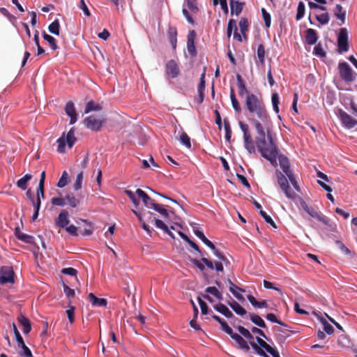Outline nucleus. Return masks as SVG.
Masks as SVG:
<instances>
[{"label": "nucleus", "instance_id": "obj_45", "mask_svg": "<svg viewBox=\"0 0 357 357\" xmlns=\"http://www.w3.org/2000/svg\"><path fill=\"white\" fill-rule=\"evenodd\" d=\"M43 37L44 40H45L50 44L51 48L53 50H56L58 48V46L56 43V39L53 36L44 32L43 33Z\"/></svg>", "mask_w": 357, "mask_h": 357}, {"label": "nucleus", "instance_id": "obj_54", "mask_svg": "<svg viewBox=\"0 0 357 357\" xmlns=\"http://www.w3.org/2000/svg\"><path fill=\"white\" fill-rule=\"evenodd\" d=\"M68 174L66 171H64L56 184L57 187L60 188L65 187L68 183Z\"/></svg>", "mask_w": 357, "mask_h": 357}, {"label": "nucleus", "instance_id": "obj_34", "mask_svg": "<svg viewBox=\"0 0 357 357\" xmlns=\"http://www.w3.org/2000/svg\"><path fill=\"white\" fill-rule=\"evenodd\" d=\"M248 299L249 302L253 305L255 307L257 308H266L268 307V303L266 301L263 300L261 301H258L252 295H248Z\"/></svg>", "mask_w": 357, "mask_h": 357}, {"label": "nucleus", "instance_id": "obj_59", "mask_svg": "<svg viewBox=\"0 0 357 357\" xmlns=\"http://www.w3.org/2000/svg\"><path fill=\"white\" fill-rule=\"evenodd\" d=\"M233 29H234L235 31H237L236 22L234 20L231 19L228 22L227 29V36L228 38L231 37Z\"/></svg>", "mask_w": 357, "mask_h": 357}, {"label": "nucleus", "instance_id": "obj_48", "mask_svg": "<svg viewBox=\"0 0 357 357\" xmlns=\"http://www.w3.org/2000/svg\"><path fill=\"white\" fill-rule=\"evenodd\" d=\"M205 291L208 294H212L220 301L223 298L222 293H220L215 287H208L205 289Z\"/></svg>", "mask_w": 357, "mask_h": 357}, {"label": "nucleus", "instance_id": "obj_17", "mask_svg": "<svg viewBox=\"0 0 357 357\" xmlns=\"http://www.w3.org/2000/svg\"><path fill=\"white\" fill-rule=\"evenodd\" d=\"M201 261L203 262L206 266V267L210 270L215 269V271L218 272H222L224 270L222 263L220 261H215V263H213L212 261L204 257L201 258Z\"/></svg>", "mask_w": 357, "mask_h": 357}, {"label": "nucleus", "instance_id": "obj_29", "mask_svg": "<svg viewBox=\"0 0 357 357\" xmlns=\"http://www.w3.org/2000/svg\"><path fill=\"white\" fill-rule=\"evenodd\" d=\"M228 305L237 314L240 316L243 317L247 314V311L234 300L228 302Z\"/></svg>", "mask_w": 357, "mask_h": 357}, {"label": "nucleus", "instance_id": "obj_26", "mask_svg": "<svg viewBox=\"0 0 357 357\" xmlns=\"http://www.w3.org/2000/svg\"><path fill=\"white\" fill-rule=\"evenodd\" d=\"M169 40L172 47V49L175 50L176 49L177 44V30L176 27L170 26L168 29Z\"/></svg>", "mask_w": 357, "mask_h": 357}, {"label": "nucleus", "instance_id": "obj_27", "mask_svg": "<svg viewBox=\"0 0 357 357\" xmlns=\"http://www.w3.org/2000/svg\"><path fill=\"white\" fill-rule=\"evenodd\" d=\"M229 284V291L233 294V295L239 301H243L244 300V297L243 296L242 294H239L238 292H237V290L241 291V292H244L245 290L236 286L233 282L230 280V279H228L227 280Z\"/></svg>", "mask_w": 357, "mask_h": 357}, {"label": "nucleus", "instance_id": "obj_47", "mask_svg": "<svg viewBox=\"0 0 357 357\" xmlns=\"http://www.w3.org/2000/svg\"><path fill=\"white\" fill-rule=\"evenodd\" d=\"M266 156H263L264 158L267 159L271 165L274 167H276L278 165L277 162V158H278V150L275 151V152H273L268 154H266Z\"/></svg>", "mask_w": 357, "mask_h": 357}, {"label": "nucleus", "instance_id": "obj_22", "mask_svg": "<svg viewBox=\"0 0 357 357\" xmlns=\"http://www.w3.org/2000/svg\"><path fill=\"white\" fill-rule=\"evenodd\" d=\"M88 298L91 305L95 307H105L107 304V301L105 298H99L93 293L88 295Z\"/></svg>", "mask_w": 357, "mask_h": 357}, {"label": "nucleus", "instance_id": "obj_5", "mask_svg": "<svg viewBox=\"0 0 357 357\" xmlns=\"http://www.w3.org/2000/svg\"><path fill=\"white\" fill-rule=\"evenodd\" d=\"M51 203L54 206H64L68 205L71 208H75L79 204L80 201L73 194H67L65 197L60 196L52 198Z\"/></svg>", "mask_w": 357, "mask_h": 357}, {"label": "nucleus", "instance_id": "obj_7", "mask_svg": "<svg viewBox=\"0 0 357 357\" xmlns=\"http://www.w3.org/2000/svg\"><path fill=\"white\" fill-rule=\"evenodd\" d=\"M337 48L340 54L349 50L348 33L346 28H341L337 36Z\"/></svg>", "mask_w": 357, "mask_h": 357}, {"label": "nucleus", "instance_id": "obj_18", "mask_svg": "<svg viewBox=\"0 0 357 357\" xmlns=\"http://www.w3.org/2000/svg\"><path fill=\"white\" fill-rule=\"evenodd\" d=\"M274 330L278 338L283 341L295 333L288 325H287V327L275 328Z\"/></svg>", "mask_w": 357, "mask_h": 357}, {"label": "nucleus", "instance_id": "obj_30", "mask_svg": "<svg viewBox=\"0 0 357 357\" xmlns=\"http://www.w3.org/2000/svg\"><path fill=\"white\" fill-rule=\"evenodd\" d=\"M335 17L341 21V24H344L346 20V11L343 10L340 4H337L334 12Z\"/></svg>", "mask_w": 357, "mask_h": 357}, {"label": "nucleus", "instance_id": "obj_32", "mask_svg": "<svg viewBox=\"0 0 357 357\" xmlns=\"http://www.w3.org/2000/svg\"><path fill=\"white\" fill-rule=\"evenodd\" d=\"M243 3L235 0H230V7L231 14L238 15L243 10Z\"/></svg>", "mask_w": 357, "mask_h": 357}, {"label": "nucleus", "instance_id": "obj_40", "mask_svg": "<svg viewBox=\"0 0 357 357\" xmlns=\"http://www.w3.org/2000/svg\"><path fill=\"white\" fill-rule=\"evenodd\" d=\"M250 347H251L254 350L255 353L261 357H269L266 352L259 346L257 342H255L252 340H250Z\"/></svg>", "mask_w": 357, "mask_h": 357}, {"label": "nucleus", "instance_id": "obj_21", "mask_svg": "<svg viewBox=\"0 0 357 357\" xmlns=\"http://www.w3.org/2000/svg\"><path fill=\"white\" fill-rule=\"evenodd\" d=\"M319 221L324 225L326 230L330 232H335L337 231V225L327 216L323 215Z\"/></svg>", "mask_w": 357, "mask_h": 357}, {"label": "nucleus", "instance_id": "obj_14", "mask_svg": "<svg viewBox=\"0 0 357 357\" xmlns=\"http://www.w3.org/2000/svg\"><path fill=\"white\" fill-rule=\"evenodd\" d=\"M230 337L238 344V348L239 349L243 350L245 353H248L250 351V347L249 344L243 338L241 335L234 333Z\"/></svg>", "mask_w": 357, "mask_h": 357}, {"label": "nucleus", "instance_id": "obj_8", "mask_svg": "<svg viewBox=\"0 0 357 357\" xmlns=\"http://www.w3.org/2000/svg\"><path fill=\"white\" fill-rule=\"evenodd\" d=\"M104 122V119L97 118L93 115H91L84 119V124L88 129L93 131H98L100 130Z\"/></svg>", "mask_w": 357, "mask_h": 357}, {"label": "nucleus", "instance_id": "obj_1", "mask_svg": "<svg viewBox=\"0 0 357 357\" xmlns=\"http://www.w3.org/2000/svg\"><path fill=\"white\" fill-rule=\"evenodd\" d=\"M248 110V119L255 128L258 124L261 126L271 124V120L262 97L254 93H248L245 100Z\"/></svg>", "mask_w": 357, "mask_h": 357}, {"label": "nucleus", "instance_id": "obj_56", "mask_svg": "<svg viewBox=\"0 0 357 357\" xmlns=\"http://www.w3.org/2000/svg\"><path fill=\"white\" fill-rule=\"evenodd\" d=\"M305 14V4L303 2L300 1L298 5L297 8V13L296 16V20H300L301 18L303 17Z\"/></svg>", "mask_w": 357, "mask_h": 357}, {"label": "nucleus", "instance_id": "obj_43", "mask_svg": "<svg viewBox=\"0 0 357 357\" xmlns=\"http://www.w3.org/2000/svg\"><path fill=\"white\" fill-rule=\"evenodd\" d=\"M241 32L246 38V32L248 31L249 22L247 18L241 17L238 22Z\"/></svg>", "mask_w": 357, "mask_h": 357}, {"label": "nucleus", "instance_id": "obj_49", "mask_svg": "<svg viewBox=\"0 0 357 357\" xmlns=\"http://www.w3.org/2000/svg\"><path fill=\"white\" fill-rule=\"evenodd\" d=\"M178 140L180 142L185 146L187 148L190 149L191 143L190 137L185 132H181Z\"/></svg>", "mask_w": 357, "mask_h": 357}, {"label": "nucleus", "instance_id": "obj_25", "mask_svg": "<svg viewBox=\"0 0 357 357\" xmlns=\"http://www.w3.org/2000/svg\"><path fill=\"white\" fill-rule=\"evenodd\" d=\"M214 309L224 315L227 318H231L234 317L233 313L229 310V309L222 303H218L213 306Z\"/></svg>", "mask_w": 357, "mask_h": 357}, {"label": "nucleus", "instance_id": "obj_57", "mask_svg": "<svg viewBox=\"0 0 357 357\" xmlns=\"http://www.w3.org/2000/svg\"><path fill=\"white\" fill-rule=\"evenodd\" d=\"M224 127L225 130V139L229 142L231 140L232 131L229 123L226 121V119L224 120Z\"/></svg>", "mask_w": 357, "mask_h": 357}, {"label": "nucleus", "instance_id": "obj_50", "mask_svg": "<svg viewBox=\"0 0 357 357\" xmlns=\"http://www.w3.org/2000/svg\"><path fill=\"white\" fill-rule=\"evenodd\" d=\"M236 329L241 333V335H243L244 337H245L248 340H254L253 335L245 327H243L242 326H238L236 327Z\"/></svg>", "mask_w": 357, "mask_h": 357}, {"label": "nucleus", "instance_id": "obj_60", "mask_svg": "<svg viewBox=\"0 0 357 357\" xmlns=\"http://www.w3.org/2000/svg\"><path fill=\"white\" fill-rule=\"evenodd\" d=\"M261 13L263 19L264 20L265 26L266 28H269L271 23V15L266 11L265 8H261Z\"/></svg>", "mask_w": 357, "mask_h": 357}, {"label": "nucleus", "instance_id": "obj_64", "mask_svg": "<svg viewBox=\"0 0 357 357\" xmlns=\"http://www.w3.org/2000/svg\"><path fill=\"white\" fill-rule=\"evenodd\" d=\"M18 346L21 347L23 350V354H21V356H23L24 357H32V353L29 347L26 346L24 342H23L22 344H19Z\"/></svg>", "mask_w": 357, "mask_h": 357}, {"label": "nucleus", "instance_id": "obj_20", "mask_svg": "<svg viewBox=\"0 0 357 357\" xmlns=\"http://www.w3.org/2000/svg\"><path fill=\"white\" fill-rule=\"evenodd\" d=\"M65 112L70 117V124H74L77 121V113L73 102L69 101L66 103Z\"/></svg>", "mask_w": 357, "mask_h": 357}, {"label": "nucleus", "instance_id": "obj_55", "mask_svg": "<svg viewBox=\"0 0 357 357\" xmlns=\"http://www.w3.org/2000/svg\"><path fill=\"white\" fill-rule=\"evenodd\" d=\"M313 53L321 58L325 57L326 56V52L324 50L322 45L321 43H318L314 47Z\"/></svg>", "mask_w": 357, "mask_h": 357}, {"label": "nucleus", "instance_id": "obj_12", "mask_svg": "<svg viewBox=\"0 0 357 357\" xmlns=\"http://www.w3.org/2000/svg\"><path fill=\"white\" fill-rule=\"evenodd\" d=\"M278 161L283 173L287 176L293 174V171L290 169V162L287 157L280 154L278 155Z\"/></svg>", "mask_w": 357, "mask_h": 357}, {"label": "nucleus", "instance_id": "obj_58", "mask_svg": "<svg viewBox=\"0 0 357 357\" xmlns=\"http://www.w3.org/2000/svg\"><path fill=\"white\" fill-rule=\"evenodd\" d=\"M271 102L273 107V110L276 112H279V107L278 105L280 103L279 96L277 93H274L271 96Z\"/></svg>", "mask_w": 357, "mask_h": 357}, {"label": "nucleus", "instance_id": "obj_63", "mask_svg": "<svg viewBox=\"0 0 357 357\" xmlns=\"http://www.w3.org/2000/svg\"><path fill=\"white\" fill-rule=\"evenodd\" d=\"M34 237L26 234H20L19 240L26 243H33Z\"/></svg>", "mask_w": 357, "mask_h": 357}, {"label": "nucleus", "instance_id": "obj_37", "mask_svg": "<svg viewBox=\"0 0 357 357\" xmlns=\"http://www.w3.org/2000/svg\"><path fill=\"white\" fill-rule=\"evenodd\" d=\"M249 317H250L251 321L252 323H254L255 324H256L257 326H258L261 328H266V323L264 322V321L260 316H259L256 314L252 313V314H249Z\"/></svg>", "mask_w": 357, "mask_h": 357}, {"label": "nucleus", "instance_id": "obj_53", "mask_svg": "<svg viewBox=\"0 0 357 357\" xmlns=\"http://www.w3.org/2000/svg\"><path fill=\"white\" fill-rule=\"evenodd\" d=\"M266 319L271 322L278 324L282 327H287V324L279 320L276 315L273 313H268L266 316Z\"/></svg>", "mask_w": 357, "mask_h": 357}, {"label": "nucleus", "instance_id": "obj_13", "mask_svg": "<svg viewBox=\"0 0 357 357\" xmlns=\"http://www.w3.org/2000/svg\"><path fill=\"white\" fill-rule=\"evenodd\" d=\"M68 211L66 209L62 210L56 220V225L60 228L64 229L70 222Z\"/></svg>", "mask_w": 357, "mask_h": 357}, {"label": "nucleus", "instance_id": "obj_39", "mask_svg": "<svg viewBox=\"0 0 357 357\" xmlns=\"http://www.w3.org/2000/svg\"><path fill=\"white\" fill-rule=\"evenodd\" d=\"M212 250L213 251L214 255L219 259L218 261L222 262V265L227 266L230 264L229 259L220 250H218L215 247V249Z\"/></svg>", "mask_w": 357, "mask_h": 357}, {"label": "nucleus", "instance_id": "obj_38", "mask_svg": "<svg viewBox=\"0 0 357 357\" xmlns=\"http://www.w3.org/2000/svg\"><path fill=\"white\" fill-rule=\"evenodd\" d=\"M212 250L213 251L214 255L219 259L218 261L222 262V265L227 266L230 264L229 259L220 250H218L215 247V249Z\"/></svg>", "mask_w": 357, "mask_h": 357}, {"label": "nucleus", "instance_id": "obj_61", "mask_svg": "<svg viewBox=\"0 0 357 357\" xmlns=\"http://www.w3.org/2000/svg\"><path fill=\"white\" fill-rule=\"evenodd\" d=\"M83 181V172H79L76 177L75 183L73 184V188L75 190H78L82 188V183Z\"/></svg>", "mask_w": 357, "mask_h": 357}, {"label": "nucleus", "instance_id": "obj_2", "mask_svg": "<svg viewBox=\"0 0 357 357\" xmlns=\"http://www.w3.org/2000/svg\"><path fill=\"white\" fill-rule=\"evenodd\" d=\"M255 130L257 131L255 143L261 156H266V154L267 155L278 150L271 134L270 124L264 126L258 124Z\"/></svg>", "mask_w": 357, "mask_h": 357}, {"label": "nucleus", "instance_id": "obj_4", "mask_svg": "<svg viewBox=\"0 0 357 357\" xmlns=\"http://www.w3.org/2000/svg\"><path fill=\"white\" fill-rule=\"evenodd\" d=\"M275 176L280 188L283 191L286 197L290 199L294 200L297 195L296 193L291 189L289 181L286 177L287 176L278 169H276Z\"/></svg>", "mask_w": 357, "mask_h": 357}, {"label": "nucleus", "instance_id": "obj_36", "mask_svg": "<svg viewBox=\"0 0 357 357\" xmlns=\"http://www.w3.org/2000/svg\"><path fill=\"white\" fill-rule=\"evenodd\" d=\"M32 178V175L27 174L17 181V186L24 190L27 188V183Z\"/></svg>", "mask_w": 357, "mask_h": 357}, {"label": "nucleus", "instance_id": "obj_19", "mask_svg": "<svg viewBox=\"0 0 357 357\" xmlns=\"http://www.w3.org/2000/svg\"><path fill=\"white\" fill-rule=\"evenodd\" d=\"M301 206L311 217L314 218L318 220H319L323 215V214L317 209L309 206L304 200L301 202Z\"/></svg>", "mask_w": 357, "mask_h": 357}, {"label": "nucleus", "instance_id": "obj_28", "mask_svg": "<svg viewBox=\"0 0 357 357\" xmlns=\"http://www.w3.org/2000/svg\"><path fill=\"white\" fill-rule=\"evenodd\" d=\"M193 231L196 236H197L211 250L215 249V245L205 236L202 231L194 228Z\"/></svg>", "mask_w": 357, "mask_h": 357}, {"label": "nucleus", "instance_id": "obj_3", "mask_svg": "<svg viewBox=\"0 0 357 357\" xmlns=\"http://www.w3.org/2000/svg\"><path fill=\"white\" fill-rule=\"evenodd\" d=\"M77 141V138L75 136V130L72 128L68 133L65 134L63 132L57 140L56 142L58 144L57 151L60 153H63L66 151V145L67 144L69 149H71L75 142Z\"/></svg>", "mask_w": 357, "mask_h": 357}, {"label": "nucleus", "instance_id": "obj_51", "mask_svg": "<svg viewBox=\"0 0 357 357\" xmlns=\"http://www.w3.org/2000/svg\"><path fill=\"white\" fill-rule=\"evenodd\" d=\"M236 329L241 333V335H243L244 337H245L248 340H254L253 335L245 327H243L242 326H238L236 327Z\"/></svg>", "mask_w": 357, "mask_h": 357}, {"label": "nucleus", "instance_id": "obj_6", "mask_svg": "<svg viewBox=\"0 0 357 357\" xmlns=\"http://www.w3.org/2000/svg\"><path fill=\"white\" fill-rule=\"evenodd\" d=\"M338 70L340 77L345 82H351L354 81V72L347 62H340L338 64Z\"/></svg>", "mask_w": 357, "mask_h": 357}, {"label": "nucleus", "instance_id": "obj_44", "mask_svg": "<svg viewBox=\"0 0 357 357\" xmlns=\"http://www.w3.org/2000/svg\"><path fill=\"white\" fill-rule=\"evenodd\" d=\"M49 31L54 35L59 36L60 31V24L58 19L52 22L48 26Z\"/></svg>", "mask_w": 357, "mask_h": 357}, {"label": "nucleus", "instance_id": "obj_9", "mask_svg": "<svg viewBox=\"0 0 357 357\" xmlns=\"http://www.w3.org/2000/svg\"><path fill=\"white\" fill-rule=\"evenodd\" d=\"M0 284H5L7 283H14V271L11 266H4L1 268L0 271Z\"/></svg>", "mask_w": 357, "mask_h": 357}, {"label": "nucleus", "instance_id": "obj_16", "mask_svg": "<svg viewBox=\"0 0 357 357\" xmlns=\"http://www.w3.org/2000/svg\"><path fill=\"white\" fill-rule=\"evenodd\" d=\"M257 342L259 344V346L263 349H264L268 353L271 354L273 357H280L279 352L276 349L271 347L268 343H266L263 339L259 337H256Z\"/></svg>", "mask_w": 357, "mask_h": 357}, {"label": "nucleus", "instance_id": "obj_41", "mask_svg": "<svg viewBox=\"0 0 357 357\" xmlns=\"http://www.w3.org/2000/svg\"><path fill=\"white\" fill-rule=\"evenodd\" d=\"M102 107L100 104L96 103L93 100H90L85 107L84 113L87 114L92 111H100Z\"/></svg>", "mask_w": 357, "mask_h": 357}, {"label": "nucleus", "instance_id": "obj_33", "mask_svg": "<svg viewBox=\"0 0 357 357\" xmlns=\"http://www.w3.org/2000/svg\"><path fill=\"white\" fill-rule=\"evenodd\" d=\"M243 140H244L245 149L248 151V152L250 154H252V153H255V146H254V143H253L251 135H248V136H245L243 137Z\"/></svg>", "mask_w": 357, "mask_h": 357}, {"label": "nucleus", "instance_id": "obj_24", "mask_svg": "<svg viewBox=\"0 0 357 357\" xmlns=\"http://www.w3.org/2000/svg\"><path fill=\"white\" fill-rule=\"evenodd\" d=\"M318 40L317 31L313 29H308L306 31L305 41L308 45H314Z\"/></svg>", "mask_w": 357, "mask_h": 357}, {"label": "nucleus", "instance_id": "obj_23", "mask_svg": "<svg viewBox=\"0 0 357 357\" xmlns=\"http://www.w3.org/2000/svg\"><path fill=\"white\" fill-rule=\"evenodd\" d=\"M17 320L23 328V333L24 334H28L31 330V325L29 319L21 314L17 317Z\"/></svg>", "mask_w": 357, "mask_h": 357}, {"label": "nucleus", "instance_id": "obj_10", "mask_svg": "<svg viewBox=\"0 0 357 357\" xmlns=\"http://www.w3.org/2000/svg\"><path fill=\"white\" fill-rule=\"evenodd\" d=\"M337 116L344 127L351 129L357 126V120L352 118L342 109H339Z\"/></svg>", "mask_w": 357, "mask_h": 357}, {"label": "nucleus", "instance_id": "obj_62", "mask_svg": "<svg viewBox=\"0 0 357 357\" xmlns=\"http://www.w3.org/2000/svg\"><path fill=\"white\" fill-rule=\"evenodd\" d=\"M151 222H155V225L157 228L163 230L164 231H167L168 227L165 225V223L162 220L157 219L155 217H153Z\"/></svg>", "mask_w": 357, "mask_h": 357}, {"label": "nucleus", "instance_id": "obj_52", "mask_svg": "<svg viewBox=\"0 0 357 357\" xmlns=\"http://www.w3.org/2000/svg\"><path fill=\"white\" fill-rule=\"evenodd\" d=\"M316 20L322 25L327 24L330 20L329 14L326 12L320 15H317Z\"/></svg>", "mask_w": 357, "mask_h": 357}, {"label": "nucleus", "instance_id": "obj_46", "mask_svg": "<svg viewBox=\"0 0 357 357\" xmlns=\"http://www.w3.org/2000/svg\"><path fill=\"white\" fill-rule=\"evenodd\" d=\"M257 58L259 59V63L261 65H264V62H265V48H264V45L260 44L258 46L257 50Z\"/></svg>", "mask_w": 357, "mask_h": 357}, {"label": "nucleus", "instance_id": "obj_31", "mask_svg": "<svg viewBox=\"0 0 357 357\" xmlns=\"http://www.w3.org/2000/svg\"><path fill=\"white\" fill-rule=\"evenodd\" d=\"M236 79H237V85H238V88L239 96H243L245 93H246L248 96V93H250L248 91V90L244 83V81L240 75H237Z\"/></svg>", "mask_w": 357, "mask_h": 357}, {"label": "nucleus", "instance_id": "obj_11", "mask_svg": "<svg viewBox=\"0 0 357 357\" xmlns=\"http://www.w3.org/2000/svg\"><path fill=\"white\" fill-rule=\"evenodd\" d=\"M165 73L167 77L176 78L180 74V69L178 63L174 60H169L165 66Z\"/></svg>", "mask_w": 357, "mask_h": 357}, {"label": "nucleus", "instance_id": "obj_15", "mask_svg": "<svg viewBox=\"0 0 357 357\" xmlns=\"http://www.w3.org/2000/svg\"><path fill=\"white\" fill-rule=\"evenodd\" d=\"M139 198H141L144 206L149 208H153V204H156L145 192L138 188L135 192Z\"/></svg>", "mask_w": 357, "mask_h": 357}, {"label": "nucleus", "instance_id": "obj_35", "mask_svg": "<svg viewBox=\"0 0 357 357\" xmlns=\"http://www.w3.org/2000/svg\"><path fill=\"white\" fill-rule=\"evenodd\" d=\"M230 99L231 102L232 107L236 112L240 113L241 112V105L236 99L234 90L232 87L230 89Z\"/></svg>", "mask_w": 357, "mask_h": 357}, {"label": "nucleus", "instance_id": "obj_42", "mask_svg": "<svg viewBox=\"0 0 357 357\" xmlns=\"http://www.w3.org/2000/svg\"><path fill=\"white\" fill-rule=\"evenodd\" d=\"M152 209L158 212L164 218H169V213L167 209L164 208L162 205L158 204H153Z\"/></svg>", "mask_w": 357, "mask_h": 357}]
</instances>
